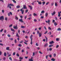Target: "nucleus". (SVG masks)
<instances>
[{"mask_svg": "<svg viewBox=\"0 0 61 61\" xmlns=\"http://www.w3.org/2000/svg\"><path fill=\"white\" fill-rule=\"evenodd\" d=\"M23 7L20 10V11H23V9H27V7L25 5H23Z\"/></svg>", "mask_w": 61, "mask_h": 61, "instance_id": "1", "label": "nucleus"}, {"mask_svg": "<svg viewBox=\"0 0 61 61\" xmlns=\"http://www.w3.org/2000/svg\"><path fill=\"white\" fill-rule=\"evenodd\" d=\"M39 31V30H37V34H39V37H41V35H42L41 33Z\"/></svg>", "mask_w": 61, "mask_h": 61, "instance_id": "2", "label": "nucleus"}, {"mask_svg": "<svg viewBox=\"0 0 61 61\" xmlns=\"http://www.w3.org/2000/svg\"><path fill=\"white\" fill-rule=\"evenodd\" d=\"M32 36H33V35H31L30 37V39H31V42L30 43V44H31V45H32V44H33V43H32Z\"/></svg>", "mask_w": 61, "mask_h": 61, "instance_id": "3", "label": "nucleus"}, {"mask_svg": "<svg viewBox=\"0 0 61 61\" xmlns=\"http://www.w3.org/2000/svg\"><path fill=\"white\" fill-rule=\"evenodd\" d=\"M10 6H14V5L11 4H8L7 6V7H9Z\"/></svg>", "mask_w": 61, "mask_h": 61, "instance_id": "4", "label": "nucleus"}, {"mask_svg": "<svg viewBox=\"0 0 61 61\" xmlns=\"http://www.w3.org/2000/svg\"><path fill=\"white\" fill-rule=\"evenodd\" d=\"M4 19V18L3 16H2L0 17V20H3Z\"/></svg>", "mask_w": 61, "mask_h": 61, "instance_id": "5", "label": "nucleus"}, {"mask_svg": "<svg viewBox=\"0 0 61 61\" xmlns=\"http://www.w3.org/2000/svg\"><path fill=\"white\" fill-rule=\"evenodd\" d=\"M29 61H33V57H31L30 59L29 60Z\"/></svg>", "mask_w": 61, "mask_h": 61, "instance_id": "6", "label": "nucleus"}, {"mask_svg": "<svg viewBox=\"0 0 61 61\" xmlns=\"http://www.w3.org/2000/svg\"><path fill=\"white\" fill-rule=\"evenodd\" d=\"M50 20H48V21H46V23H48L49 25H50Z\"/></svg>", "mask_w": 61, "mask_h": 61, "instance_id": "7", "label": "nucleus"}, {"mask_svg": "<svg viewBox=\"0 0 61 61\" xmlns=\"http://www.w3.org/2000/svg\"><path fill=\"white\" fill-rule=\"evenodd\" d=\"M13 28L15 29H18V28L17 27V25H16V26H14Z\"/></svg>", "mask_w": 61, "mask_h": 61, "instance_id": "8", "label": "nucleus"}, {"mask_svg": "<svg viewBox=\"0 0 61 61\" xmlns=\"http://www.w3.org/2000/svg\"><path fill=\"white\" fill-rule=\"evenodd\" d=\"M55 14H56V12L55 11H54L53 13H51V15L52 16H53V15H54Z\"/></svg>", "mask_w": 61, "mask_h": 61, "instance_id": "9", "label": "nucleus"}, {"mask_svg": "<svg viewBox=\"0 0 61 61\" xmlns=\"http://www.w3.org/2000/svg\"><path fill=\"white\" fill-rule=\"evenodd\" d=\"M10 30L11 31H12V32H15V30L14 29H13L12 28H10Z\"/></svg>", "mask_w": 61, "mask_h": 61, "instance_id": "10", "label": "nucleus"}, {"mask_svg": "<svg viewBox=\"0 0 61 61\" xmlns=\"http://www.w3.org/2000/svg\"><path fill=\"white\" fill-rule=\"evenodd\" d=\"M37 2L38 3V4L39 5H42V2H39L38 1H37Z\"/></svg>", "mask_w": 61, "mask_h": 61, "instance_id": "11", "label": "nucleus"}, {"mask_svg": "<svg viewBox=\"0 0 61 61\" xmlns=\"http://www.w3.org/2000/svg\"><path fill=\"white\" fill-rule=\"evenodd\" d=\"M19 21L20 22H24L23 21V19H21L19 20Z\"/></svg>", "mask_w": 61, "mask_h": 61, "instance_id": "12", "label": "nucleus"}, {"mask_svg": "<svg viewBox=\"0 0 61 61\" xmlns=\"http://www.w3.org/2000/svg\"><path fill=\"white\" fill-rule=\"evenodd\" d=\"M48 46V44L46 43L44 47H46V46Z\"/></svg>", "mask_w": 61, "mask_h": 61, "instance_id": "13", "label": "nucleus"}, {"mask_svg": "<svg viewBox=\"0 0 61 61\" xmlns=\"http://www.w3.org/2000/svg\"><path fill=\"white\" fill-rule=\"evenodd\" d=\"M28 6L29 7H30L31 10H32V9L33 8V7H32V6H31L30 5H28Z\"/></svg>", "mask_w": 61, "mask_h": 61, "instance_id": "14", "label": "nucleus"}, {"mask_svg": "<svg viewBox=\"0 0 61 61\" xmlns=\"http://www.w3.org/2000/svg\"><path fill=\"white\" fill-rule=\"evenodd\" d=\"M6 50H8V51H9V47H6Z\"/></svg>", "mask_w": 61, "mask_h": 61, "instance_id": "15", "label": "nucleus"}, {"mask_svg": "<svg viewBox=\"0 0 61 61\" xmlns=\"http://www.w3.org/2000/svg\"><path fill=\"white\" fill-rule=\"evenodd\" d=\"M49 43L50 44H52L54 43V41H52L51 42H50Z\"/></svg>", "mask_w": 61, "mask_h": 61, "instance_id": "16", "label": "nucleus"}, {"mask_svg": "<svg viewBox=\"0 0 61 61\" xmlns=\"http://www.w3.org/2000/svg\"><path fill=\"white\" fill-rule=\"evenodd\" d=\"M61 16V14L59 13V12H58V17H60Z\"/></svg>", "mask_w": 61, "mask_h": 61, "instance_id": "17", "label": "nucleus"}, {"mask_svg": "<svg viewBox=\"0 0 61 61\" xmlns=\"http://www.w3.org/2000/svg\"><path fill=\"white\" fill-rule=\"evenodd\" d=\"M16 36H17V37H19V35H18V33H16Z\"/></svg>", "mask_w": 61, "mask_h": 61, "instance_id": "18", "label": "nucleus"}, {"mask_svg": "<svg viewBox=\"0 0 61 61\" xmlns=\"http://www.w3.org/2000/svg\"><path fill=\"white\" fill-rule=\"evenodd\" d=\"M45 37L46 38V42H47V40L48 39L47 38V37L46 36Z\"/></svg>", "mask_w": 61, "mask_h": 61, "instance_id": "19", "label": "nucleus"}, {"mask_svg": "<svg viewBox=\"0 0 61 61\" xmlns=\"http://www.w3.org/2000/svg\"><path fill=\"white\" fill-rule=\"evenodd\" d=\"M54 25L55 26H56V25H57V24L55 22H54Z\"/></svg>", "mask_w": 61, "mask_h": 61, "instance_id": "20", "label": "nucleus"}, {"mask_svg": "<svg viewBox=\"0 0 61 61\" xmlns=\"http://www.w3.org/2000/svg\"><path fill=\"white\" fill-rule=\"evenodd\" d=\"M48 15V13H46V14H45L46 16V17H47V15Z\"/></svg>", "mask_w": 61, "mask_h": 61, "instance_id": "21", "label": "nucleus"}, {"mask_svg": "<svg viewBox=\"0 0 61 61\" xmlns=\"http://www.w3.org/2000/svg\"><path fill=\"white\" fill-rule=\"evenodd\" d=\"M4 56H6V53L5 52H4Z\"/></svg>", "mask_w": 61, "mask_h": 61, "instance_id": "22", "label": "nucleus"}, {"mask_svg": "<svg viewBox=\"0 0 61 61\" xmlns=\"http://www.w3.org/2000/svg\"><path fill=\"white\" fill-rule=\"evenodd\" d=\"M11 0V1H12L14 3H16V2L15 0Z\"/></svg>", "mask_w": 61, "mask_h": 61, "instance_id": "23", "label": "nucleus"}, {"mask_svg": "<svg viewBox=\"0 0 61 61\" xmlns=\"http://www.w3.org/2000/svg\"><path fill=\"white\" fill-rule=\"evenodd\" d=\"M16 7L17 8H20V5H18L16 6Z\"/></svg>", "mask_w": 61, "mask_h": 61, "instance_id": "24", "label": "nucleus"}, {"mask_svg": "<svg viewBox=\"0 0 61 61\" xmlns=\"http://www.w3.org/2000/svg\"><path fill=\"white\" fill-rule=\"evenodd\" d=\"M55 6H57V3H55Z\"/></svg>", "mask_w": 61, "mask_h": 61, "instance_id": "25", "label": "nucleus"}, {"mask_svg": "<svg viewBox=\"0 0 61 61\" xmlns=\"http://www.w3.org/2000/svg\"><path fill=\"white\" fill-rule=\"evenodd\" d=\"M57 30H58V31H60L61 30V29H60V28H59L57 29Z\"/></svg>", "mask_w": 61, "mask_h": 61, "instance_id": "26", "label": "nucleus"}, {"mask_svg": "<svg viewBox=\"0 0 61 61\" xmlns=\"http://www.w3.org/2000/svg\"><path fill=\"white\" fill-rule=\"evenodd\" d=\"M45 13V11L44 10H43L41 12V13H42V14H43Z\"/></svg>", "mask_w": 61, "mask_h": 61, "instance_id": "27", "label": "nucleus"}, {"mask_svg": "<svg viewBox=\"0 0 61 61\" xmlns=\"http://www.w3.org/2000/svg\"><path fill=\"white\" fill-rule=\"evenodd\" d=\"M48 56H49V55H47L46 56V58L47 59L48 58Z\"/></svg>", "mask_w": 61, "mask_h": 61, "instance_id": "28", "label": "nucleus"}, {"mask_svg": "<svg viewBox=\"0 0 61 61\" xmlns=\"http://www.w3.org/2000/svg\"><path fill=\"white\" fill-rule=\"evenodd\" d=\"M42 4L43 5H44L45 4H46V2H45L43 1L42 2Z\"/></svg>", "mask_w": 61, "mask_h": 61, "instance_id": "29", "label": "nucleus"}, {"mask_svg": "<svg viewBox=\"0 0 61 61\" xmlns=\"http://www.w3.org/2000/svg\"><path fill=\"white\" fill-rule=\"evenodd\" d=\"M33 15L34 16H36L37 15V14H36L35 13H34L33 14Z\"/></svg>", "mask_w": 61, "mask_h": 61, "instance_id": "30", "label": "nucleus"}, {"mask_svg": "<svg viewBox=\"0 0 61 61\" xmlns=\"http://www.w3.org/2000/svg\"><path fill=\"white\" fill-rule=\"evenodd\" d=\"M9 59L10 60V61H12V58H11V57H10L9 58Z\"/></svg>", "mask_w": 61, "mask_h": 61, "instance_id": "31", "label": "nucleus"}, {"mask_svg": "<svg viewBox=\"0 0 61 61\" xmlns=\"http://www.w3.org/2000/svg\"><path fill=\"white\" fill-rule=\"evenodd\" d=\"M49 46V47H51L53 46V45H50Z\"/></svg>", "mask_w": 61, "mask_h": 61, "instance_id": "32", "label": "nucleus"}, {"mask_svg": "<svg viewBox=\"0 0 61 61\" xmlns=\"http://www.w3.org/2000/svg\"><path fill=\"white\" fill-rule=\"evenodd\" d=\"M55 18L56 20V21H57V17H55Z\"/></svg>", "mask_w": 61, "mask_h": 61, "instance_id": "33", "label": "nucleus"}, {"mask_svg": "<svg viewBox=\"0 0 61 61\" xmlns=\"http://www.w3.org/2000/svg\"><path fill=\"white\" fill-rule=\"evenodd\" d=\"M7 36L8 37H11V36L9 34H8L7 35Z\"/></svg>", "mask_w": 61, "mask_h": 61, "instance_id": "34", "label": "nucleus"}, {"mask_svg": "<svg viewBox=\"0 0 61 61\" xmlns=\"http://www.w3.org/2000/svg\"><path fill=\"white\" fill-rule=\"evenodd\" d=\"M15 19H16V20H18V17H17L16 16L15 17Z\"/></svg>", "mask_w": 61, "mask_h": 61, "instance_id": "35", "label": "nucleus"}, {"mask_svg": "<svg viewBox=\"0 0 61 61\" xmlns=\"http://www.w3.org/2000/svg\"><path fill=\"white\" fill-rule=\"evenodd\" d=\"M28 11V10H26L25 11V13H27V12Z\"/></svg>", "mask_w": 61, "mask_h": 61, "instance_id": "36", "label": "nucleus"}, {"mask_svg": "<svg viewBox=\"0 0 61 61\" xmlns=\"http://www.w3.org/2000/svg\"><path fill=\"white\" fill-rule=\"evenodd\" d=\"M53 56H54V57H56V54L55 53L54 54H53Z\"/></svg>", "mask_w": 61, "mask_h": 61, "instance_id": "37", "label": "nucleus"}, {"mask_svg": "<svg viewBox=\"0 0 61 61\" xmlns=\"http://www.w3.org/2000/svg\"><path fill=\"white\" fill-rule=\"evenodd\" d=\"M51 60H52V61H55V59H54V58H52L51 59Z\"/></svg>", "mask_w": 61, "mask_h": 61, "instance_id": "38", "label": "nucleus"}, {"mask_svg": "<svg viewBox=\"0 0 61 61\" xmlns=\"http://www.w3.org/2000/svg\"><path fill=\"white\" fill-rule=\"evenodd\" d=\"M39 45H38V43H36V46H38Z\"/></svg>", "mask_w": 61, "mask_h": 61, "instance_id": "39", "label": "nucleus"}, {"mask_svg": "<svg viewBox=\"0 0 61 61\" xmlns=\"http://www.w3.org/2000/svg\"><path fill=\"white\" fill-rule=\"evenodd\" d=\"M34 22H36V21H37V20H36V19H34Z\"/></svg>", "mask_w": 61, "mask_h": 61, "instance_id": "40", "label": "nucleus"}, {"mask_svg": "<svg viewBox=\"0 0 61 61\" xmlns=\"http://www.w3.org/2000/svg\"><path fill=\"white\" fill-rule=\"evenodd\" d=\"M56 41H59V39L58 38H56Z\"/></svg>", "mask_w": 61, "mask_h": 61, "instance_id": "41", "label": "nucleus"}, {"mask_svg": "<svg viewBox=\"0 0 61 61\" xmlns=\"http://www.w3.org/2000/svg\"><path fill=\"white\" fill-rule=\"evenodd\" d=\"M18 46H19L20 47V46H22V45L21 44H19L18 45Z\"/></svg>", "mask_w": 61, "mask_h": 61, "instance_id": "42", "label": "nucleus"}, {"mask_svg": "<svg viewBox=\"0 0 61 61\" xmlns=\"http://www.w3.org/2000/svg\"><path fill=\"white\" fill-rule=\"evenodd\" d=\"M21 28H25V26H21Z\"/></svg>", "mask_w": 61, "mask_h": 61, "instance_id": "43", "label": "nucleus"}, {"mask_svg": "<svg viewBox=\"0 0 61 61\" xmlns=\"http://www.w3.org/2000/svg\"><path fill=\"white\" fill-rule=\"evenodd\" d=\"M48 29L49 30H51V28L50 27H48Z\"/></svg>", "mask_w": 61, "mask_h": 61, "instance_id": "44", "label": "nucleus"}, {"mask_svg": "<svg viewBox=\"0 0 61 61\" xmlns=\"http://www.w3.org/2000/svg\"><path fill=\"white\" fill-rule=\"evenodd\" d=\"M24 10H23L21 11V14H24Z\"/></svg>", "mask_w": 61, "mask_h": 61, "instance_id": "45", "label": "nucleus"}, {"mask_svg": "<svg viewBox=\"0 0 61 61\" xmlns=\"http://www.w3.org/2000/svg\"><path fill=\"white\" fill-rule=\"evenodd\" d=\"M12 25H13L11 24L10 25H9V27H11L12 26Z\"/></svg>", "mask_w": 61, "mask_h": 61, "instance_id": "46", "label": "nucleus"}, {"mask_svg": "<svg viewBox=\"0 0 61 61\" xmlns=\"http://www.w3.org/2000/svg\"><path fill=\"white\" fill-rule=\"evenodd\" d=\"M49 3L48 2L46 3V5H48L49 4Z\"/></svg>", "mask_w": 61, "mask_h": 61, "instance_id": "47", "label": "nucleus"}, {"mask_svg": "<svg viewBox=\"0 0 61 61\" xmlns=\"http://www.w3.org/2000/svg\"><path fill=\"white\" fill-rule=\"evenodd\" d=\"M23 58H22V57H20L19 58V59H20V60H22V59H23Z\"/></svg>", "mask_w": 61, "mask_h": 61, "instance_id": "48", "label": "nucleus"}, {"mask_svg": "<svg viewBox=\"0 0 61 61\" xmlns=\"http://www.w3.org/2000/svg\"><path fill=\"white\" fill-rule=\"evenodd\" d=\"M49 57L50 58H51V57H52V55H49Z\"/></svg>", "mask_w": 61, "mask_h": 61, "instance_id": "49", "label": "nucleus"}, {"mask_svg": "<svg viewBox=\"0 0 61 61\" xmlns=\"http://www.w3.org/2000/svg\"><path fill=\"white\" fill-rule=\"evenodd\" d=\"M6 58H5V57H4L3 58V60L5 61V59Z\"/></svg>", "mask_w": 61, "mask_h": 61, "instance_id": "50", "label": "nucleus"}, {"mask_svg": "<svg viewBox=\"0 0 61 61\" xmlns=\"http://www.w3.org/2000/svg\"><path fill=\"white\" fill-rule=\"evenodd\" d=\"M9 39L10 40H13V38H10Z\"/></svg>", "mask_w": 61, "mask_h": 61, "instance_id": "51", "label": "nucleus"}, {"mask_svg": "<svg viewBox=\"0 0 61 61\" xmlns=\"http://www.w3.org/2000/svg\"><path fill=\"white\" fill-rule=\"evenodd\" d=\"M16 56H19V55L18 54V53H17L16 54Z\"/></svg>", "mask_w": 61, "mask_h": 61, "instance_id": "52", "label": "nucleus"}, {"mask_svg": "<svg viewBox=\"0 0 61 61\" xmlns=\"http://www.w3.org/2000/svg\"><path fill=\"white\" fill-rule=\"evenodd\" d=\"M39 53L40 54H43V53L41 52V51H39Z\"/></svg>", "mask_w": 61, "mask_h": 61, "instance_id": "53", "label": "nucleus"}, {"mask_svg": "<svg viewBox=\"0 0 61 61\" xmlns=\"http://www.w3.org/2000/svg\"><path fill=\"white\" fill-rule=\"evenodd\" d=\"M26 18H27V16H25V19H26Z\"/></svg>", "mask_w": 61, "mask_h": 61, "instance_id": "54", "label": "nucleus"}, {"mask_svg": "<svg viewBox=\"0 0 61 61\" xmlns=\"http://www.w3.org/2000/svg\"><path fill=\"white\" fill-rule=\"evenodd\" d=\"M35 52H33V55H32V56H34L35 55Z\"/></svg>", "mask_w": 61, "mask_h": 61, "instance_id": "55", "label": "nucleus"}, {"mask_svg": "<svg viewBox=\"0 0 61 61\" xmlns=\"http://www.w3.org/2000/svg\"><path fill=\"white\" fill-rule=\"evenodd\" d=\"M15 52L13 53V56H14V55H15Z\"/></svg>", "mask_w": 61, "mask_h": 61, "instance_id": "56", "label": "nucleus"}, {"mask_svg": "<svg viewBox=\"0 0 61 61\" xmlns=\"http://www.w3.org/2000/svg\"><path fill=\"white\" fill-rule=\"evenodd\" d=\"M4 32L5 33H6V30H5L4 31Z\"/></svg>", "mask_w": 61, "mask_h": 61, "instance_id": "57", "label": "nucleus"}, {"mask_svg": "<svg viewBox=\"0 0 61 61\" xmlns=\"http://www.w3.org/2000/svg\"><path fill=\"white\" fill-rule=\"evenodd\" d=\"M24 44H25V45H27V44H28L27 43H26L25 42H24Z\"/></svg>", "mask_w": 61, "mask_h": 61, "instance_id": "58", "label": "nucleus"}, {"mask_svg": "<svg viewBox=\"0 0 61 61\" xmlns=\"http://www.w3.org/2000/svg\"><path fill=\"white\" fill-rule=\"evenodd\" d=\"M49 50L50 51H51L52 50V48H50L49 49Z\"/></svg>", "mask_w": 61, "mask_h": 61, "instance_id": "59", "label": "nucleus"}, {"mask_svg": "<svg viewBox=\"0 0 61 61\" xmlns=\"http://www.w3.org/2000/svg\"><path fill=\"white\" fill-rule=\"evenodd\" d=\"M15 43H17L16 40V39H15Z\"/></svg>", "mask_w": 61, "mask_h": 61, "instance_id": "60", "label": "nucleus"}, {"mask_svg": "<svg viewBox=\"0 0 61 61\" xmlns=\"http://www.w3.org/2000/svg\"><path fill=\"white\" fill-rule=\"evenodd\" d=\"M5 20H7V17H5Z\"/></svg>", "mask_w": 61, "mask_h": 61, "instance_id": "61", "label": "nucleus"}, {"mask_svg": "<svg viewBox=\"0 0 61 61\" xmlns=\"http://www.w3.org/2000/svg\"><path fill=\"white\" fill-rule=\"evenodd\" d=\"M51 5H52V6L53 5H54V3H52L51 4Z\"/></svg>", "mask_w": 61, "mask_h": 61, "instance_id": "62", "label": "nucleus"}, {"mask_svg": "<svg viewBox=\"0 0 61 61\" xmlns=\"http://www.w3.org/2000/svg\"><path fill=\"white\" fill-rule=\"evenodd\" d=\"M59 47V46L57 45L56 46V48H58V47Z\"/></svg>", "mask_w": 61, "mask_h": 61, "instance_id": "63", "label": "nucleus"}, {"mask_svg": "<svg viewBox=\"0 0 61 61\" xmlns=\"http://www.w3.org/2000/svg\"><path fill=\"white\" fill-rule=\"evenodd\" d=\"M48 32V31H46V32L44 33V34H46V33H47Z\"/></svg>", "mask_w": 61, "mask_h": 61, "instance_id": "64", "label": "nucleus"}]
</instances>
